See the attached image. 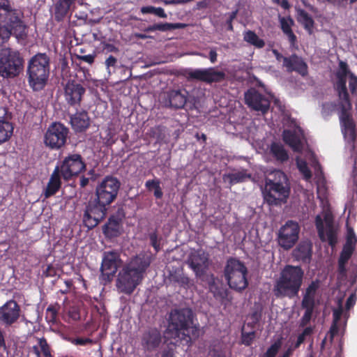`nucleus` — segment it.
I'll list each match as a JSON object with an SVG mask.
<instances>
[{"mask_svg":"<svg viewBox=\"0 0 357 357\" xmlns=\"http://www.w3.org/2000/svg\"><path fill=\"white\" fill-rule=\"evenodd\" d=\"M338 69L335 73V81L333 88L339 99L340 121L345 135L354 140L356 138L355 123L349 111L352 108L350 96L347 87V79L349 80V87L352 95L357 93V76L351 72L347 62L340 61Z\"/></svg>","mask_w":357,"mask_h":357,"instance_id":"f257e3e1","label":"nucleus"},{"mask_svg":"<svg viewBox=\"0 0 357 357\" xmlns=\"http://www.w3.org/2000/svg\"><path fill=\"white\" fill-rule=\"evenodd\" d=\"M27 29L23 10L13 7L10 0H0V45L8 43L12 36L25 39Z\"/></svg>","mask_w":357,"mask_h":357,"instance_id":"f03ea898","label":"nucleus"},{"mask_svg":"<svg viewBox=\"0 0 357 357\" xmlns=\"http://www.w3.org/2000/svg\"><path fill=\"white\" fill-rule=\"evenodd\" d=\"M86 168V164L80 154L69 153L53 170L45 190V197L48 198L59 190L62 185L61 178L68 181L85 171Z\"/></svg>","mask_w":357,"mask_h":357,"instance_id":"7ed1b4c3","label":"nucleus"},{"mask_svg":"<svg viewBox=\"0 0 357 357\" xmlns=\"http://www.w3.org/2000/svg\"><path fill=\"white\" fill-rule=\"evenodd\" d=\"M151 263V257L146 255L139 254L132 257L117 275L116 287L118 291L126 295L132 294L142 282Z\"/></svg>","mask_w":357,"mask_h":357,"instance_id":"20e7f679","label":"nucleus"},{"mask_svg":"<svg viewBox=\"0 0 357 357\" xmlns=\"http://www.w3.org/2000/svg\"><path fill=\"white\" fill-rule=\"evenodd\" d=\"M167 333L172 337L178 339L186 344L199 336V327L193 324V313L191 309H174L169 314Z\"/></svg>","mask_w":357,"mask_h":357,"instance_id":"39448f33","label":"nucleus"},{"mask_svg":"<svg viewBox=\"0 0 357 357\" xmlns=\"http://www.w3.org/2000/svg\"><path fill=\"white\" fill-rule=\"evenodd\" d=\"M304 278V271L299 266L286 265L281 271L273 287L276 298L290 299L298 295Z\"/></svg>","mask_w":357,"mask_h":357,"instance_id":"423d86ee","label":"nucleus"},{"mask_svg":"<svg viewBox=\"0 0 357 357\" xmlns=\"http://www.w3.org/2000/svg\"><path fill=\"white\" fill-rule=\"evenodd\" d=\"M50 73V59L46 53H37L28 61L26 77L33 91H40L47 84Z\"/></svg>","mask_w":357,"mask_h":357,"instance_id":"0eeeda50","label":"nucleus"},{"mask_svg":"<svg viewBox=\"0 0 357 357\" xmlns=\"http://www.w3.org/2000/svg\"><path fill=\"white\" fill-rule=\"evenodd\" d=\"M273 177L266 179V191L264 192V199L269 205H278L281 201L286 199L290 192L287 175L281 170L273 171Z\"/></svg>","mask_w":357,"mask_h":357,"instance_id":"6e6552de","label":"nucleus"},{"mask_svg":"<svg viewBox=\"0 0 357 357\" xmlns=\"http://www.w3.org/2000/svg\"><path fill=\"white\" fill-rule=\"evenodd\" d=\"M248 268L243 262L234 257H229L224 268V276L229 287L241 292L248 286Z\"/></svg>","mask_w":357,"mask_h":357,"instance_id":"1a4fd4ad","label":"nucleus"},{"mask_svg":"<svg viewBox=\"0 0 357 357\" xmlns=\"http://www.w3.org/2000/svg\"><path fill=\"white\" fill-rule=\"evenodd\" d=\"M24 59L20 52L10 47L0 50V76L4 79L15 78L23 70Z\"/></svg>","mask_w":357,"mask_h":357,"instance_id":"9d476101","label":"nucleus"},{"mask_svg":"<svg viewBox=\"0 0 357 357\" xmlns=\"http://www.w3.org/2000/svg\"><path fill=\"white\" fill-rule=\"evenodd\" d=\"M69 128L61 122H53L47 128L43 142L52 150H59L66 144Z\"/></svg>","mask_w":357,"mask_h":357,"instance_id":"9b49d317","label":"nucleus"},{"mask_svg":"<svg viewBox=\"0 0 357 357\" xmlns=\"http://www.w3.org/2000/svg\"><path fill=\"white\" fill-rule=\"evenodd\" d=\"M121 187L120 181L112 176H106L97 185L96 199L100 203L109 206L117 197Z\"/></svg>","mask_w":357,"mask_h":357,"instance_id":"f8f14e48","label":"nucleus"},{"mask_svg":"<svg viewBox=\"0 0 357 357\" xmlns=\"http://www.w3.org/2000/svg\"><path fill=\"white\" fill-rule=\"evenodd\" d=\"M107 206L105 204L100 203L96 198L91 199L86 205L84 211L82 218L84 225L89 229L95 228L106 217Z\"/></svg>","mask_w":357,"mask_h":357,"instance_id":"ddd939ff","label":"nucleus"},{"mask_svg":"<svg viewBox=\"0 0 357 357\" xmlns=\"http://www.w3.org/2000/svg\"><path fill=\"white\" fill-rule=\"evenodd\" d=\"M300 226L294 220H287L278 233V243L284 250L292 248L299 238Z\"/></svg>","mask_w":357,"mask_h":357,"instance_id":"4468645a","label":"nucleus"},{"mask_svg":"<svg viewBox=\"0 0 357 357\" xmlns=\"http://www.w3.org/2000/svg\"><path fill=\"white\" fill-rule=\"evenodd\" d=\"M315 226L318 236L322 242L328 241L333 247L337 243V234L333 227V218L331 213H326L322 218L317 215L315 218Z\"/></svg>","mask_w":357,"mask_h":357,"instance_id":"2eb2a0df","label":"nucleus"},{"mask_svg":"<svg viewBox=\"0 0 357 357\" xmlns=\"http://www.w3.org/2000/svg\"><path fill=\"white\" fill-rule=\"evenodd\" d=\"M184 75L190 80H197L208 84L220 82L225 80L226 75L222 71L215 70L214 68L188 69Z\"/></svg>","mask_w":357,"mask_h":357,"instance_id":"dca6fc26","label":"nucleus"},{"mask_svg":"<svg viewBox=\"0 0 357 357\" xmlns=\"http://www.w3.org/2000/svg\"><path fill=\"white\" fill-rule=\"evenodd\" d=\"M188 91L185 89H171L160 96V101L165 107L180 109L184 108L188 100Z\"/></svg>","mask_w":357,"mask_h":357,"instance_id":"f3484780","label":"nucleus"},{"mask_svg":"<svg viewBox=\"0 0 357 357\" xmlns=\"http://www.w3.org/2000/svg\"><path fill=\"white\" fill-rule=\"evenodd\" d=\"M121 263L120 255L117 251L112 250L104 252L100 266L102 280L106 282H111Z\"/></svg>","mask_w":357,"mask_h":357,"instance_id":"a211bd4d","label":"nucleus"},{"mask_svg":"<svg viewBox=\"0 0 357 357\" xmlns=\"http://www.w3.org/2000/svg\"><path fill=\"white\" fill-rule=\"evenodd\" d=\"M245 102L250 109L263 114L268 112L271 105L269 98L255 89L245 93Z\"/></svg>","mask_w":357,"mask_h":357,"instance_id":"6ab92c4d","label":"nucleus"},{"mask_svg":"<svg viewBox=\"0 0 357 357\" xmlns=\"http://www.w3.org/2000/svg\"><path fill=\"white\" fill-rule=\"evenodd\" d=\"M188 263L197 277L204 276L211 264L209 254L202 249H198L191 253Z\"/></svg>","mask_w":357,"mask_h":357,"instance_id":"aec40b11","label":"nucleus"},{"mask_svg":"<svg viewBox=\"0 0 357 357\" xmlns=\"http://www.w3.org/2000/svg\"><path fill=\"white\" fill-rule=\"evenodd\" d=\"M21 309L13 299L6 301L0 307V324L10 326L17 322L20 317Z\"/></svg>","mask_w":357,"mask_h":357,"instance_id":"412c9836","label":"nucleus"},{"mask_svg":"<svg viewBox=\"0 0 357 357\" xmlns=\"http://www.w3.org/2000/svg\"><path fill=\"white\" fill-rule=\"evenodd\" d=\"M64 98L71 107L80 106L85 88L74 80H69L64 86Z\"/></svg>","mask_w":357,"mask_h":357,"instance_id":"4be33fe9","label":"nucleus"},{"mask_svg":"<svg viewBox=\"0 0 357 357\" xmlns=\"http://www.w3.org/2000/svg\"><path fill=\"white\" fill-rule=\"evenodd\" d=\"M162 342L160 331L155 327H149L145 330L141 337V345L145 351L155 350Z\"/></svg>","mask_w":357,"mask_h":357,"instance_id":"5701e85b","label":"nucleus"},{"mask_svg":"<svg viewBox=\"0 0 357 357\" xmlns=\"http://www.w3.org/2000/svg\"><path fill=\"white\" fill-rule=\"evenodd\" d=\"M283 66L287 71L291 73L295 71L303 77L308 74V67L303 59L296 54H292L288 57L283 58Z\"/></svg>","mask_w":357,"mask_h":357,"instance_id":"b1692460","label":"nucleus"},{"mask_svg":"<svg viewBox=\"0 0 357 357\" xmlns=\"http://www.w3.org/2000/svg\"><path fill=\"white\" fill-rule=\"evenodd\" d=\"M77 0H56L53 6L54 20L59 22L71 15V10Z\"/></svg>","mask_w":357,"mask_h":357,"instance_id":"393cba45","label":"nucleus"},{"mask_svg":"<svg viewBox=\"0 0 357 357\" xmlns=\"http://www.w3.org/2000/svg\"><path fill=\"white\" fill-rule=\"evenodd\" d=\"M70 123L75 132H83L90 126V118L88 113L83 110L77 112L70 116Z\"/></svg>","mask_w":357,"mask_h":357,"instance_id":"a878e982","label":"nucleus"},{"mask_svg":"<svg viewBox=\"0 0 357 357\" xmlns=\"http://www.w3.org/2000/svg\"><path fill=\"white\" fill-rule=\"evenodd\" d=\"M121 221L119 218L112 215L102 226V233L106 238H112L119 236L121 231Z\"/></svg>","mask_w":357,"mask_h":357,"instance_id":"bb28decb","label":"nucleus"},{"mask_svg":"<svg viewBox=\"0 0 357 357\" xmlns=\"http://www.w3.org/2000/svg\"><path fill=\"white\" fill-rule=\"evenodd\" d=\"M3 115L0 116V145L8 142L13 134L14 127L13 123L4 119L7 114V108L2 107Z\"/></svg>","mask_w":357,"mask_h":357,"instance_id":"cd10ccee","label":"nucleus"},{"mask_svg":"<svg viewBox=\"0 0 357 357\" xmlns=\"http://www.w3.org/2000/svg\"><path fill=\"white\" fill-rule=\"evenodd\" d=\"M312 246L311 243L301 242L294 250V256L299 261L304 263L310 262L312 257Z\"/></svg>","mask_w":357,"mask_h":357,"instance_id":"c85d7f7f","label":"nucleus"},{"mask_svg":"<svg viewBox=\"0 0 357 357\" xmlns=\"http://www.w3.org/2000/svg\"><path fill=\"white\" fill-rule=\"evenodd\" d=\"M36 345H33L31 351H32L36 357H54L52 354V349L45 337H37Z\"/></svg>","mask_w":357,"mask_h":357,"instance_id":"c756f323","label":"nucleus"},{"mask_svg":"<svg viewBox=\"0 0 357 357\" xmlns=\"http://www.w3.org/2000/svg\"><path fill=\"white\" fill-rule=\"evenodd\" d=\"M279 22L280 24V28L288 38V40L291 45H294L297 41L296 36L292 31V26L294 24V21L293 19L289 16L287 17H280Z\"/></svg>","mask_w":357,"mask_h":357,"instance_id":"7c9ffc66","label":"nucleus"},{"mask_svg":"<svg viewBox=\"0 0 357 357\" xmlns=\"http://www.w3.org/2000/svg\"><path fill=\"white\" fill-rule=\"evenodd\" d=\"M168 279L170 282L176 283L181 287L188 286L190 279L184 275L182 268L172 266L168 270Z\"/></svg>","mask_w":357,"mask_h":357,"instance_id":"2f4dec72","label":"nucleus"},{"mask_svg":"<svg viewBox=\"0 0 357 357\" xmlns=\"http://www.w3.org/2000/svg\"><path fill=\"white\" fill-rule=\"evenodd\" d=\"M282 139L294 151L299 152L301 151V141L295 132L290 130H284L282 132Z\"/></svg>","mask_w":357,"mask_h":357,"instance_id":"473e14b6","label":"nucleus"},{"mask_svg":"<svg viewBox=\"0 0 357 357\" xmlns=\"http://www.w3.org/2000/svg\"><path fill=\"white\" fill-rule=\"evenodd\" d=\"M296 13L297 21L303 25L309 34H312L314 26V21L312 16L302 8L297 9Z\"/></svg>","mask_w":357,"mask_h":357,"instance_id":"72a5a7b5","label":"nucleus"},{"mask_svg":"<svg viewBox=\"0 0 357 357\" xmlns=\"http://www.w3.org/2000/svg\"><path fill=\"white\" fill-rule=\"evenodd\" d=\"M320 286V281L315 280L312 281L305 289L301 303L315 305V296Z\"/></svg>","mask_w":357,"mask_h":357,"instance_id":"f704fd0d","label":"nucleus"},{"mask_svg":"<svg viewBox=\"0 0 357 357\" xmlns=\"http://www.w3.org/2000/svg\"><path fill=\"white\" fill-rule=\"evenodd\" d=\"M270 153L279 162L283 163L289 160V154L284 146L278 142H273L270 146Z\"/></svg>","mask_w":357,"mask_h":357,"instance_id":"c9c22d12","label":"nucleus"},{"mask_svg":"<svg viewBox=\"0 0 357 357\" xmlns=\"http://www.w3.org/2000/svg\"><path fill=\"white\" fill-rule=\"evenodd\" d=\"M186 26L185 24L183 23H158L154 24L153 25L149 26L145 31L147 32L155 31H172L174 29H183Z\"/></svg>","mask_w":357,"mask_h":357,"instance_id":"e433bc0d","label":"nucleus"},{"mask_svg":"<svg viewBox=\"0 0 357 357\" xmlns=\"http://www.w3.org/2000/svg\"><path fill=\"white\" fill-rule=\"evenodd\" d=\"M244 40L257 48H263L265 46V42L260 38L253 31H247L244 33Z\"/></svg>","mask_w":357,"mask_h":357,"instance_id":"4c0bfd02","label":"nucleus"},{"mask_svg":"<svg viewBox=\"0 0 357 357\" xmlns=\"http://www.w3.org/2000/svg\"><path fill=\"white\" fill-rule=\"evenodd\" d=\"M301 307L305 310V312L301 319L300 326L304 327L310 323L314 312L315 305L301 303Z\"/></svg>","mask_w":357,"mask_h":357,"instance_id":"58836bf2","label":"nucleus"},{"mask_svg":"<svg viewBox=\"0 0 357 357\" xmlns=\"http://www.w3.org/2000/svg\"><path fill=\"white\" fill-rule=\"evenodd\" d=\"M209 289L213 293L214 297L221 300L227 299L228 296V291L225 289L222 285L219 286L215 283L214 281L209 283Z\"/></svg>","mask_w":357,"mask_h":357,"instance_id":"ea45409f","label":"nucleus"},{"mask_svg":"<svg viewBox=\"0 0 357 357\" xmlns=\"http://www.w3.org/2000/svg\"><path fill=\"white\" fill-rule=\"evenodd\" d=\"M297 168L299 172L303 174L304 179L306 181H309L312 176V172L307 166V164L305 160L303 159H300L298 158L296 160Z\"/></svg>","mask_w":357,"mask_h":357,"instance_id":"a19ab883","label":"nucleus"},{"mask_svg":"<svg viewBox=\"0 0 357 357\" xmlns=\"http://www.w3.org/2000/svg\"><path fill=\"white\" fill-rule=\"evenodd\" d=\"M141 13L142 14H153L161 18H166L167 14L165 13L163 8L154 7L152 6H143L141 8Z\"/></svg>","mask_w":357,"mask_h":357,"instance_id":"79ce46f5","label":"nucleus"},{"mask_svg":"<svg viewBox=\"0 0 357 357\" xmlns=\"http://www.w3.org/2000/svg\"><path fill=\"white\" fill-rule=\"evenodd\" d=\"M354 247L352 245H344L340 252L338 261L347 264L354 252Z\"/></svg>","mask_w":357,"mask_h":357,"instance_id":"37998d69","label":"nucleus"},{"mask_svg":"<svg viewBox=\"0 0 357 357\" xmlns=\"http://www.w3.org/2000/svg\"><path fill=\"white\" fill-rule=\"evenodd\" d=\"M58 310L55 306L50 305L45 312V319L48 323L54 324L56 321Z\"/></svg>","mask_w":357,"mask_h":357,"instance_id":"c03bdc74","label":"nucleus"},{"mask_svg":"<svg viewBox=\"0 0 357 357\" xmlns=\"http://www.w3.org/2000/svg\"><path fill=\"white\" fill-rule=\"evenodd\" d=\"M313 333V328L311 326L306 327L303 332L298 336L296 342L294 344V349L298 348L303 344L307 336H310Z\"/></svg>","mask_w":357,"mask_h":357,"instance_id":"a18cd8bd","label":"nucleus"},{"mask_svg":"<svg viewBox=\"0 0 357 357\" xmlns=\"http://www.w3.org/2000/svg\"><path fill=\"white\" fill-rule=\"evenodd\" d=\"M281 347L280 342H274L268 348L267 351L264 354L263 357H275Z\"/></svg>","mask_w":357,"mask_h":357,"instance_id":"49530a36","label":"nucleus"},{"mask_svg":"<svg viewBox=\"0 0 357 357\" xmlns=\"http://www.w3.org/2000/svg\"><path fill=\"white\" fill-rule=\"evenodd\" d=\"M68 342L75 344V345H82L85 346L89 344H92L93 340L89 337L83 338V337H68L66 338Z\"/></svg>","mask_w":357,"mask_h":357,"instance_id":"de8ad7c7","label":"nucleus"},{"mask_svg":"<svg viewBox=\"0 0 357 357\" xmlns=\"http://www.w3.org/2000/svg\"><path fill=\"white\" fill-rule=\"evenodd\" d=\"M343 314L342 301L340 299L337 302V307L333 310V322L338 323Z\"/></svg>","mask_w":357,"mask_h":357,"instance_id":"09e8293b","label":"nucleus"},{"mask_svg":"<svg viewBox=\"0 0 357 357\" xmlns=\"http://www.w3.org/2000/svg\"><path fill=\"white\" fill-rule=\"evenodd\" d=\"M228 176L231 184L243 182L248 177L247 174L243 172L231 174Z\"/></svg>","mask_w":357,"mask_h":357,"instance_id":"8fccbe9b","label":"nucleus"},{"mask_svg":"<svg viewBox=\"0 0 357 357\" xmlns=\"http://www.w3.org/2000/svg\"><path fill=\"white\" fill-rule=\"evenodd\" d=\"M149 240L151 245L153 246L156 252L160 250V241L158 240V234L155 231L149 234Z\"/></svg>","mask_w":357,"mask_h":357,"instance_id":"3c124183","label":"nucleus"},{"mask_svg":"<svg viewBox=\"0 0 357 357\" xmlns=\"http://www.w3.org/2000/svg\"><path fill=\"white\" fill-rule=\"evenodd\" d=\"M118 60L112 55H109L105 61V65L109 73H110V68L114 69L116 67Z\"/></svg>","mask_w":357,"mask_h":357,"instance_id":"603ef678","label":"nucleus"},{"mask_svg":"<svg viewBox=\"0 0 357 357\" xmlns=\"http://www.w3.org/2000/svg\"><path fill=\"white\" fill-rule=\"evenodd\" d=\"M255 332L242 333V342L246 346H250L255 337Z\"/></svg>","mask_w":357,"mask_h":357,"instance_id":"864d4df0","label":"nucleus"},{"mask_svg":"<svg viewBox=\"0 0 357 357\" xmlns=\"http://www.w3.org/2000/svg\"><path fill=\"white\" fill-rule=\"evenodd\" d=\"M78 60L84 61L90 65L93 64L95 61L96 54H87V55H76Z\"/></svg>","mask_w":357,"mask_h":357,"instance_id":"5fc2aeb1","label":"nucleus"},{"mask_svg":"<svg viewBox=\"0 0 357 357\" xmlns=\"http://www.w3.org/2000/svg\"><path fill=\"white\" fill-rule=\"evenodd\" d=\"M356 301V296L355 294H351L346 301V310H349L351 307H354Z\"/></svg>","mask_w":357,"mask_h":357,"instance_id":"6e6d98bb","label":"nucleus"},{"mask_svg":"<svg viewBox=\"0 0 357 357\" xmlns=\"http://www.w3.org/2000/svg\"><path fill=\"white\" fill-rule=\"evenodd\" d=\"M346 265H347L346 263H342V262L338 261L337 272H338V275L341 278H343L344 276L346 277V275H347V270L346 268Z\"/></svg>","mask_w":357,"mask_h":357,"instance_id":"4d7b16f0","label":"nucleus"},{"mask_svg":"<svg viewBox=\"0 0 357 357\" xmlns=\"http://www.w3.org/2000/svg\"><path fill=\"white\" fill-rule=\"evenodd\" d=\"M338 331V323L333 322L329 331L330 338L331 342L333 340L334 337L337 334Z\"/></svg>","mask_w":357,"mask_h":357,"instance_id":"13d9d810","label":"nucleus"},{"mask_svg":"<svg viewBox=\"0 0 357 357\" xmlns=\"http://www.w3.org/2000/svg\"><path fill=\"white\" fill-rule=\"evenodd\" d=\"M160 184V181L158 179L148 180L145 183V186L149 190H151L156 188L157 185H159Z\"/></svg>","mask_w":357,"mask_h":357,"instance_id":"bf43d9fd","label":"nucleus"},{"mask_svg":"<svg viewBox=\"0 0 357 357\" xmlns=\"http://www.w3.org/2000/svg\"><path fill=\"white\" fill-rule=\"evenodd\" d=\"M103 50L107 52H119V48L111 43H104Z\"/></svg>","mask_w":357,"mask_h":357,"instance_id":"052dcab7","label":"nucleus"},{"mask_svg":"<svg viewBox=\"0 0 357 357\" xmlns=\"http://www.w3.org/2000/svg\"><path fill=\"white\" fill-rule=\"evenodd\" d=\"M43 274L46 277H53L56 274V271L52 265H48L43 271Z\"/></svg>","mask_w":357,"mask_h":357,"instance_id":"680f3d73","label":"nucleus"},{"mask_svg":"<svg viewBox=\"0 0 357 357\" xmlns=\"http://www.w3.org/2000/svg\"><path fill=\"white\" fill-rule=\"evenodd\" d=\"M353 239L354 240V242L356 241V238L355 234H354L353 229L349 228L348 229L347 243L345 245H351Z\"/></svg>","mask_w":357,"mask_h":357,"instance_id":"e2e57ef3","label":"nucleus"},{"mask_svg":"<svg viewBox=\"0 0 357 357\" xmlns=\"http://www.w3.org/2000/svg\"><path fill=\"white\" fill-rule=\"evenodd\" d=\"M0 349L4 351L7 350V346L5 340V332L0 328Z\"/></svg>","mask_w":357,"mask_h":357,"instance_id":"0e129e2a","label":"nucleus"},{"mask_svg":"<svg viewBox=\"0 0 357 357\" xmlns=\"http://www.w3.org/2000/svg\"><path fill=\"white\" fill-rule=\"evenodd\" d=\"M237 12V10L231 12L229 15V19L227 21V23L228 24V29L230 31L233 30L232 21L236 18Z\"/></svg>","mask_w":357,"mask_h":357,"instance_id":"69168bd1","label":"nucleus"},{"mask_svg":"<svg viewBox=\"0 0 357 357\" xmlns=\"http://www.w3.org/2000/svg\"><path fill=\"white\" fill-rule=\"evenodd\" d=\"M69 316L75 321L78 320L80 318L79 312L75 309L69 311Z\"/></svg>","mask_w":357,"mask_h":357,"instance_id":"338daca9","label":"nucleus"},{"mask_svg":"<svg viewBox=\"0 0 357 357\" xmlns=\"http://www.w3.org/2000/svg\"><path fill=\"white\" fill-rule=\"evenodd\" d=\"M217 52L215 49H211L209 52V59L211 63H215L217 61Z\"/></svg>","mask_w":357,"mask_h":357,"instance_id":"774afa93","label":"nucleus"}]
</instances>
